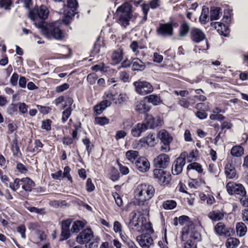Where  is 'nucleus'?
Listing matches in <instances>:
<instances>
[{
  "mask_svg": "<svg viewBox=\"0 0 248 248\" xmlns=\"http://www.w3.org/2000/svg\"><path fill=\"white\" fill-rule=\"evenodd\" d=\"M129 225L132 227L133 229L140 232H145L147 234L154 232L152 224L147 222L146 219L143 217H137V214L132 212L130 215Z\"/></svg>",
  "mask_w": 248,
  "mask_h": 248,
  "instance_id": "obj_1",
  "label": "nucleus"
},
{
  "mask_svg": "<svg viewBox=\"0 0 248 248\" xmlns=\"http://www.w3.org/2000/svg\"><path fill=\"white\" fill-rule=\"evenodd\" d=\"M34 25L37 27L42 29L43 33L47 37H52L56 39L61 40L64 36L63 32L60 29L59 21L51 23L47 25L46 27L43 25L42 22L38 24L35 22Z\"/></svg>",
  "mask_w": 248,
  "mask_h": 248,
  "instance_id": "obj_2",
  "label": "nucleus"
},
{
  "mask_svg": "<svg viewBox=\"0 0 248 248\" xmlns=\"http://www.w3.org/2000/svg\"><path fill=\"white\" fill-rule=\"evenodd\" d=\"M154 187L149 184H142L139 185L135 190V197L139 202V204L150 200L154 195Z\"/></svg>",
  "mask_w": 248,
  "mask_h": 248,
  "instance_id": "obj_3",
  "label": "nucleus"
},
{
  "mask_svg": "<svg viewBox=\"0 0 248 248\" xmlns=\"http://www.w3.org/2000/svg\"><path fill=\"white\" fill-rule=\"evenodd\" d=\"M117 12L119 15L120 23L124 27L127 26L132 16L130 6L127 4H123L118 8Z\"/></svg>",
  "mask_w": 248,
  "mask_h": 248,
  "instance_id": "obj_4",
  "label": "nucleus"
},
{
  "mask_svg": "<svg viewBox=\"0 0 248 248\" xmlns=\"http://www.w3.org/2000/svg\"><path fill=\"white\" fill-rule=\"evenodd\" d=\"M49 11L47 7L44 5H41L39 7L35 8L30 10L29 13V17L31 20L35 21L38 18L42 20H45L48 17Z\"/></svg>",
  "mask_w": 248,
  "mask_h": 248,
  "instance_id": "obj_5",
  "label": "nucleus"
},
{
  "mask_svg": "<svg viewBox=\"0 0 248 248\" xmlns=\"http://www.w3.org/2000/svg\"><path fill=\"white\" fill-rule=\"evenodd\" d=\"M158 139L161 140L163 145L160 147V151L167 153L170 151V143L172 140V137L169 133V132L165 130L162 129L160 130L157 134Z\"/></svg>",
  "mask_w": 248,
  "mask_h": 248,
  "instance_id": "obj_6",
  "label": "nucleus"
},
{
  "mask_svg": "<svg viewBox=\"0 0 248 248\" xmlns=\"http://www.w3.org/2000/svg\"><path fill=\"white\" fill-rule=\"evenodd\" d=\"M187 155L186 152L182 153L173 162L171 167V171L173 175H178L182 172L183 167L186 164V158Z\"/></svg>",
  "mask_w": 248,
  "mask_h": 248,
  "instance_id": "obj_7",
  "label": "nucleus"
},
{
  "mask_svg": "<svg viewBox=\"0 0 248 248\" xmlns=\"http://www.w3.org/2000/svg\"><path fill=\"white\" fill-rule=\"evenodd\" d=\"M133 84L136 92L140 95H145L153 91V86L148 82L139 80L134 82Z\"/></svg>",
  "mask_w": 248,
  "mask_h": 248,
  "instance_id": "obj_8",
  "label": "nucleus"
},
{
  "mask_svg": "<svg viewBox=\"0 0 248 248\" xmlns=\"http://www.w3.org/2000/svg\"><path fill=\"white\" fill-rule=\"evenodd\" d=\"M174 25L175 24H173L171 22L160 24L156 30L158 35L164 37L172 36Z\"/></svg>",
  "mask_w": 248,
  "mask_h": 248,
  "instance_id": "obj_9",
  "label": "nucleus"
},
{
  "mask_svg": "<svg viewBox=\"0 0 248 248\" xmlns=\"http://www.w3.org/2000/svg\"><path fill=\"white\" fill-rule=\"evenodd\" d=\"M228 193L230 195L237 194L240 196H245L246 191L244 186L240 184L234 182H229L226 185Z\"/></svg>",
  "mask_w": 248,
  "mask_h": 248,
  "instance_id": "obj_10",
  "label": "nucleus"
},
{
  "mask_svg": "<svg viewBox=\"0 0 248 248\" xmlns=\"http://www.w3.org/2000/svg\"><path fill=\"white\" fill-rule=\"evenodd\" d=\"M214 230L215 232L220 236L229 237L233 233V229L227 227L222 222L217 223L214 227Z\"/></svg>",
  "mask_w": 248,
  "mask_h": 248,
  "instance_id": "obj_11",
  "label": "nucleus"
},
{
  "mask_svg": "<svg viewBox=\"0 0 248 248\" xmlns=\"http://www.w3.org/2000/svg\"><path fill=\"white\" fill-rule=\"evenodd\" d=\"M93 236V232L90 228L84 229L80 232L76 238L77 242L79 244H87Z\"/></svg>",
  "mask_w": 248,
  "mask_h": 248,
  "instance_id": "obj_12",
  "label": "nucleus"
},
{
  "mask_svg": "<svg viewBox=\"0 0 248 248\" xmlns=\"http://www.w3.org/2000/svg\"><path fill=\"white\" fill-rule=\"evenodd\" d=\"M170 163V156L165 154L159 155L154 160V166L158 168L165 169L169 166Z\"/></svg>",
  "mask_w": 248,
  "mask_h": 248,
  "instance_id": "obj_13",
  "label": "nucleus"
},
{
  "mask_svg": "<svg viewBox=\"0 0 248 248\" xmlns=\"http://www.w3.org/2000/svg\"><path fill=\"white\" fill-rule=\"evenodd\" d=\"M154 175L155 179H157L158 183L161 185H166L169 184L170 180V176L163 170L155 169L154 170Z\"/></svg>",
  "mask_w": 248,
  "mask_h": 248,
  "instance_id": "obj_14",
  "label": "nucleus"
},
{
  "mask_svg": "<svg viewBox=\"0 0 248 248\" xmlns=\"http://www.w3.org/2000/svg\"><path fill=\"white\" fill-rule=\"evenodd\" d=\"M161 123V120L159 117H154L152 115L146 114L143 124L145 125L147 129H153L158 126Z\"/></svg>",
  "mask_w": 248,
  "mask_h": 248,
  "instance_id": "obj_15",
  "label": "nucleus"
},
{
  "mask_svg": "<svg viewBox=\"0 0 248 248\" xmlns=\"http://www.w3.org/2000/svg\"><path fill=\"white\" fill-rule=\"evenodd\" d=\"M136 240L142 248H149L153 245V239L149 234H142L138 236Z\"/></svg>",
  "mask_w": 248,
  "mask_h": 248,
  "instance_id": "obj_16",
  "label": "nucleus"
},
{
  "mask_svg": "<svg viewBox=\"0 0 248 248\" xmlns=\"http://www.w3.org/2000/svg\"><path fill=\"white\" fill-rule=\"evenodd\" d=\"M190 37L191 40L195 43H199L206 39V36L204 33L199 28H192L190 31Z\"/></svg>",
  "mask_w": 248,
  "mask_h": 248,
  "instance_id": "obj_17",
  "label": "nucleus"
},
{
  "mask_svg": "<svg viewBox=\"0 0 248 248\" xmlns=\"http://www.w3.org/2000/svg\"><path fill=\"white\" fill-rule=\"evenodd\" d=\"M136 169L140 172H145L150 169V163L144 157H139L135 162Z\"/></svg>",
  "mask_w": 248,
  "mask_h": 248,
  "instance_id": "obj_18",
  "label": "nucleus"
},
{
  "mask_svg": "<svg viewBox=\"0 0 248 248\" xmlns=\"http://www.w3.org/2000/svg\"><path fill=\"white\" fill-rule=\"evenodd\" d=\"M225 214L223 209H215L209 212L207 216L213 221H219L224 218Z\"/></svg>",
  "mask_w": 248,
  "mask_h": 248,
  "instance_id": "obj_19",
  "label": "nucleus"
},
{
  "mask_svg": "<svg viewBox=\"0 0 248 248\" xmlns=\"http://www.w3.org/2000/svg\"><path fill=\"white\" fill-rule=\"evenodd\" d=\"M135 109L139 113L143 114L149 111L150 108L146 104L145 100H142L138 101L135 103Z\"/></svg>",
  "mask_w": 248,
  "mask_h": 248,
  "instance_id": "obj_20",
  "label": "nucleus"
},
{
  "mask_svg": "<svg viewBox=\"0 0 248 248\" xmlns=\"http://www.w3.org/2000/svg\"><path fill=\"white\" fill-rule=\"evenodd\" d=\"M147 128L143 123H138L132 128L131 133L133 136L139 137L142 133L145 132Z\"/></svg>",
  "mask_w": 248,
  "mask_h": 248,
  "instance_id": "obj_21",
  "label": "nucleus"
},
{
  "mask_svg": "<svg viewBox=\"0 0 248 248\" xmlns=\"http://www.w3.org/2000/svg\"><path fill=\"white\" fill-rule=\"evenodd\" d=\"M224 169L225 173L227 178L233 179L235 177L236 172L232 163H227L225 166Z\"/></svg>",
  "mask_w": 248,
  "mask_h": 248,
  "instance_id": "obj_22",
  "label": "nucleus"
},
{
  "mask_svg": "<svg viewBox=\"0 0 248 248\" xmlns=\"http://www.w3.org/2000/svg\"><path fill=\"white\" fill-rule=\"evenodd\" d=\"M111 104V102L109 100H103L94 107V112L96 113V115L100 114L107 107L110 106Z\"/></svg>",
  "mask_w": 248,
  "mask_h": 248,
  "instance_id": "obj_23",
  "label": "nucleus"
},
{
  "mask_svg": "<svg viewBox=\"0 0 248 248\" xmlns=\"http://www.w3.org/2000/svg\"><path fill=\"white\" fill-rule=\"evenodd\" d=\"M21 183L22 189L27 192H31L32 187L35 186L34 182L29 177L21 179Z\"/></svg>",
  "mask_w": 248,
  "mask_h": 248,
  "instance_id": "obj_24",
  "label": "nucleus"
},
{
  "mask_svg": "<svg viewBox=\"0 0 248 248\" xmlns=\"http://www.w3.org/2000/svg\"><path fill=\"white\" fill-rule=\"evenodd\" d=\"M139 141L144 144L146 143L149 146L153 147L156 143L155 135L153 133H150L146 138L141 139Z\"/></svg>",
  "mask_w": 248,
  "mask_h": 248,
  "instance_id": "obj_25",
  "label": "nucleus"
},
{
  "mask_svg": "<svg viewBox=\"0 0 248 248\" xmlns=\"http://www.w3.org/2000/svg\"><path fill=\"white\" fill-rule=\"evenodd\" d=\"M112 60L113 62L117 64L120 62L123 58V50L121 48H118L115 50L112 54Z\"/></svg>",
  "mask_w": 248,
  "mask_h": 248,
  "instance_id": "obj_26",
  "label": "nucleus"
},
{
  "mask_svg": "<svg viewBox=\"0 0 248 248\" xmlns=\"http://www.w3.org/2000/svg\"><path fill=\"white\" fill-rule=\"evenodd\" d=\"M132 64L133 70L142 71L145 68L144 63L138 58L134 59L132 62Z\"/></svg>",
  "mask_w": 248,
  "mask_h": 248,
  "instance_id": "obj_27",
  "label": "nucleus"
},
{
  "mask_svg": "<svg viewBox=\"0 0 248 248\" xmlns=\"http://www.w3.org/2000/svg\"><path fill=\"white\" fill-rule=\"evenodd\" d=\"M244 154V148L240 145H235L231 150V154L234 157H240Z\"/></svg>",
  "mask_w": 248,
  "mask_h": 248,
  "instance_id": "obj_28",
  "label": "nucleus"
},
{
  "mask_svg": "<svg viewBox=\"0 0 248 248\" xmlns=\"http://www.w3.org/2000/svg\"><path fill=\"white\" fill-rule=\"evenodd\" d=\"M125 156L126 159L132 163H134L139 158V152L134 150H129L126 152Z\"/></svg>",
  "mask_w": 248,
  "mask_h": 248,
  "instance_id": "obj_29",
  "label": "nucleus"
},
{
  "mask_svg": "<svg viewBox=\"0 0 248 248\" xmlns=\"http://www.w3.org/2000/svg\"><path fill=\"white\" fill-rule=\"evenodd\" d=\"M78 4L77 0H68L67 7L69 9L67 11L77 14Z\"/></svg>",
  "mask_w": 248,
  "mask_h": 248,
  "instance_id": "obj_30",
  "label": "nucleus"
},
{
  "mask_svg": "<svg viewBox=\"0 0 248 248\" xmlns=\"http://www.w3.org/2000/svg\"><path fill=\"white\" fill-rule=\"evenodd\" d=\"M236 230L237 235L241 237L246 234L247 229L244 223L238 222L236 225Z\"/></svg>",
  "mask_w": 248,
  "mask_h": 248,
  "instance_id": "obj_31",
  "label": "nucleus"
},
{
  "mask_svg": "<svg viewBox=\"0 0 248 248\" xmlns=\"http://www.w3.org/2000/svg\"><path fill=\"white\" fill-rule=\"evenodd\" d=\"M85 225V223L83 221L80 220L75 221L72 225L71 231L73 233H77L84 228Z\"/></svg>",
  "mask_w": 248,
  "mask_h": 248,
  "instance_id": "obj_32",
  "label": "nucleus"
},
{
  "mask_svg": "<svg viewBox=\"0 0 248 248\" xmlns=\"http://www.w3.org/2000/svg\"><path fill=\"white\" fill-rule=\"evenodd\" d=\"M189 217L186 216H181L178 218L179 223L181 225L186 224V226L187 229L191 228V229L194 228V225L190 222L188 221Z\"/></svg>",
  "mask_w": 248,
  "mask_h": 248,
  "instance_id": "obj_33",
  "label": "nucleus"
},
{
  "mask_svg": "<svg viewBox=\"0 0 248 248\" xmlns=\"http://www.w3.org/2000/svg\"><path fill=\"white\" fill-rule=\"evenodd\" d=\"M209 13L208 8L205 6L202 8V14L199 18V20L201 23L205 24L208 21V14Z\"/></svg>",
  "mask_w": 248,
  "mask_h": 248,
  "instance_id": "obj_34",
  "label": "nucleus"
},
{
  "mask_svg": "<svg viewBox=\"0 0 248 248\" xmlns=\"http://www.w3.org/2000/svg\"><path fill=\"white\" fill-rule=\"evenodd\" d=\"M11 149L13 152V155L14 156H19L20 155V149L18 145L17 140L15 139L11 142Z\"/></svg>",
  "mask_w": 248,
  "mask_h": 248,
  "instance_id": "obj_35",
  "label": "nucleus"
},
{
  "mask_svg": "<svg viewBox=\"0 0 248 248\" xmlns=\"http://www.w3.org/2000/svg\"><path fill=\"white\" fill-rule=\"evenodd\" d=\"M193 229L191 228L187 229L186 227H184L183 230V233H186L189 234L190 236L193 238L194 240L199 241L200 240V234L198 232H193L192 231Z\"/></svg>",
  "mask_w": 248,
  "mask_h": 248,
  "instance_id": "obj_36",
  "label": "nucleus"
},
{
  "mask_svg": "<svg viewBox=\"0 0 248 248\" xmlns=\"http://www.w3.org/2000/svg\"><path fill=\"white\" fill-rule=\"evenodd\" d=\"M189 25L186 22L183 23L179 28V35L181 37L186 36L189 31Z\"/></svg>",
  "mask_w": 248,
  "mask_h": 248,
  "instance_id": "obj_37",
  "label": "nucleus"
},
{
  "mask_svg": "<svg viewBox=\"0 0 248 248\" xmlns=\"http://www.w3.org/2000/svg\"><path fill=\"white\" fill-rule=\"evenodd\" d=\"M239 244V241L238 239L230 237L227 239L226 245L227 248H235Z\"/></svg>",
  "mask_w": 248,
  "mask_h": 248,
  "instance_id": "obj_38",
  "label": "nucleus"
},
{
  "mask_svg": "<svg viewBox=\"0 0 248 248\" xmlns=\"http://www.w3.org/2000/svg\"><path fill=\"white\" fill-rule=\"evenodd\" d=\"M177 203L174 200H167L162 203V207L165 210H172L176 206Z\"/></svg>",
  "mask_w": 248,
  "mask_h": 248,
  "instance_id": "obj_39",
  "label": "nucleus"
},
{
  "mask_svg": "<svg viewBox=\"0 0 248 248\" xmlns=\"http://www.w3.org/2000/svg\"><path fill=\"white\" fill-rule=\"evenodd\" d=\"M220 10V8L218 7L212 8L210 11L211 20H217L219 18V15L221 13Z\"/></svg>",
  "mask_w": 248,
  "mask_h": 248,
  "instance_id": "obj_40",
  "label": "nucleus"
},
{
  "mask_svg": "<svg viewBox=\"0 0 248 248\" xmlns=\"http://www.w3.org/2000/svg\"><path fill=\"white\" fill-rule=\"evenodd\" d=\"M148 102L154 105H158L161 102L160 97L157 95L151 94L146 97Z\"/></svg>",
  "mask_w": 248,
  "mask_h": 248,
  "instance_id": "obj_41",
  "label": "nucleus"
},
{
  "mask_svg": "<svg viewBox=\"0 0 248 248\" xmlns=\"http://www.w3.org/2000/svg\"><path fill=\"white\" fill-rule=\"evenodd\" d=\"M64 15V16L62 19V21L67 25L71 22L73 17L75 16L76 14H74V13H71L68 11H65Z\"/></svg>",
  "mask_w": 248,
  "mask_h": 248,
  "instance_id": "obj_42",
  "label": "nucleus"
},
{
  "mask_svg": "<svg viewBox=\"0 0 248 248\" xmlns=\"http://www.w3.org/2000/svg\"><path fill=\"white\" fill-rule=\"evenodd\" d=\"M109 120L106 117H97L95 118L94 123L103 126L109 123Z\"/></svg>",
  "mask_w": 248,
  "mask_h": 248,
  "instance_id": "obj_43",
  "label": "nucleus"
},
{
  "mask_svg": "<svg viewBox=\"0 0 248 248\" xmlns=\"http://www.w3.org/2000/svg\"><path fill=\"white\" fill-rule=\"evenodd\" d=\"M191 169L196 170L199 173H201L202 171V166L199 163L197 162L192 163L187 166V170H189Z\"/></svg>",
  "mask_w": 248,
  "mask_h": 248,
  "instance_id": "obj_44",
  "label": "nucleus"
},
{
  "mask_svg": "<svg viewBox=\"0 0 248 248\" xmlns=\"http://www.w3.org/2000/svg\"><path fill=\"white\" fill-rule=\"evenodd\" d=\"M72 112V109L71 107L65 108V110L62 112V120L63 123H64L71 115Z\"/></svg>",
  "mask_w": 248,
  "mask_h": 248,
  "instance_id": "obj_45",
  "label": "nucleus"
},
{
  "mask_svg": "<svg viewBox=\"0 0 248 248\" xmlns=\"http://www.w3.org/2000/svg\"><path fill=\"white\" fill-rule=\"evenodd\" d=\"M20 182L21 183V179L16 178L14 183H10L9 185L10 187L14 191H16L20 186Z\"/></svg>",
  "mask_w": 248,
  "mask_h": 248,
  "instance_id": "obj_46",
  "label": "nucleus"
},
{
  "mask_svg": "<svg viewBox=\"0 0 248 248\" xmlns=\"http://www.w3.org/2000/svg\"><path fill=\"white\" fill-rule=\"evenodd\" d=\"M116 99H115V104L120 105L126 101L125 95L124 94H118L117 93V95H116Z\"/></svg>",
  "mask_w": 248,
  "mask_h": 248,
  "instance_id": "obj_47",
  "label": "nucleus"
},
{
  "mask_svg": "<svg viewBox=\"0 0 248 248\" xmlns=\"http://www.w3.org/2000/svg\"><path fill=\"white\" fill-rule=\"evenodd\" d=\"M119 178V173L117 169L112 168L110 172V179L113 181H117Z\"/></svg>",
  "mask_w": 248,
  "mask_h": 248,
  "instance_id": "obj_48",
  "label": "nucleus"
},
{
  "mask_svg": "<svg viewBox=\"0 0 248 248\" xmlns=\"http://www.w3.org/2000/svg\"><path fill=\"white\" fill-rule=\"evenodd\" d=\"M51 121L49 119H46L42 122L41 127L43 129L49 131L51 129Z\"/></svg>",
  "mask_w": 248,
  "mask_h": 248,
  "instance_id": "obj_49",
  "label": "nucleus"
},
{
  "mask_svg": "<svg viewBox=\"0 0 248 248\" xmlns=\"http://www.w3.org/2000/svg\"><path fill=\"white\" fill-rule=\"evenodd\" d=\"M97 78V75L94 73H93L90 74L87 76V79L90 85H93L95 83Z\"/></svg>",
  "mask_w": 248,
  "mask_h": 248,
  "instance_id": "obj_50",
  "label": "nucleus"
},
{
  "mask_svg": "<svg viewBox=\"0 0 248 248\" xmlns=\"http://www.w3.org/2000/svg\"><path fill=\"white\" fill-rule=\"evenodd\" d=\"M130 46L133 52H135L136 55L138 56L139 53L138 49L140 47L138 43L136 41H133L131 42Z\"/></svg>",
  "mask_w": 248,
  "mask_h": 248,
  "instance_id": "obj_51",
  "label": "nucleus"
},
{
  "mask_svg": "<svg viewBox=\"0 0 248 248\" xmlns=\"http://www.w3.org/2000/svg\"><path fill=\"white\" fill-rule=\"evenodd\" d=\"M27 209L31 213H34L38 214H43L44 213V209H39L35 207L27 206Z\"/></svg>",
  "mask_w": 248,
  "mask_h": 248,
  "instance_id": "obj_52",
  "label": "nucleus"
},
{
  "mask_svg": "<svg viewBox=\"0 0 248 248\" xmlns=\"http://www.w3.org/2000/svg\"><path fill=\"white\" fill-rule=\"evenodd\" d=\"M83 144L86 146V150L89 154L92 151L93 145H91V142L89 139H84L82 140Z\"/></svg>",
  "mask_w": 248,
  "mask_h": 248,
  "instance_id": "obj_53",
  "label": "nucleus"
},
{
  "mask_svg": "<svg viewBox=\"0 0 248 248\" xmlns=\"http://www.w3.org/2000/svg\"><path fill=\"white\" fill-rule=\"evenodd\" d=\"M71 169L69 166H66L64 169V172L62 173V177H66L68 180L72 181V178L70 174Z\"/></svg>",
  "mask_w": 248,
  "mask_h": 248,
  "instance_id": "obj_54",
  "label": "nucleus"
},
{
  "mask_svg": "<svg viewBox=\"0 0 248 248\" xmlns=\"http://www.w3.org/2000/svg\"><path fill=\"white\" fill-rule=\"evenodd\" d=\"M69 87V84L65 83L61 85L57 86L55 88V91L57 93H61L68 89Z\"/></svg>",
  "mask_w": 248,
  "mask_h": 248,
  "instance_id": "obj_55",
  "label": "nucleus"
},
{
  "mask_svg": "<svg viewBox=\"0 0 248 248\" xmlns=\"http://www.w3.org/2000/svg\"><path fill=\"white\" fill-rule=\"evenodd\" d=\"M72 222V219H67L62 222V229L64 230H70V226Z\"/></svg>",
  "mask_w": 248,
  "mask_h": 248,
  "instance_id": "obj_56",
  "label": "nucleus"
},
{
  "mask_svg": "<svg viewBox=\"0 0 248 248\" xmlns=\"http://www.w3.org/2000/svg\"><path fill=\"white\" fill-rule=\"evenodd\" d=\"M113 196L116 204L119 207L122 206L123 205V201L120 195L116 192L113 195Z\"/></svg>",
  "mask_w": 248,
  "mask_h": 248,
  "instance_id": "obj_57",
  "label": "nucleus"
},
{
  "mask_svg": "<svg viewBox=\"0 0 248 248\" xmlns=\"http://www.w3.org/2000/svg\"><path fill=\"white\" fill-rule=\"evenodd\" d=\"M12 3L11 0H0V7H4L6 10L9 9V6Z\"/></svg>",
  "mask_w": 248,
  "mask_h": 248,
  "instance_id": "obj_58",
  "label": "nucleus"
},
{
  "mask_svg": "<svg viewBox=\"0 0 248 248\" xmlns=\"http://www.w3.org/2000/svg\"><path fill=\"white\" fill-rule=\"evenodd\" d=\"M178 104L184 108H188L190 105V103L185 98H181L179 100Z\"/></svg>",
  "mask_w": 248,
  "mask_h": 248,
  "instance_id": "obj_59",
  "label": "nucleus"
},
{
  "mask_svg": "<svg viewBox=\"0 0 248 248\" xmlns=\"http://www.w3.org/2000/svg\"><path fill=\"white\" fill-rule=\"evenodd\" d=\"M211 26L216 29L218 31L221 30V31L222 32V26L224 27V25L219 22H212L211 23Z\"/></svg>",
  "mask_w": 248,
  "mask_h": 248,
  "instance_id": "obj_60",
  "label": "nucleus"
},
{
  "mask_svg": "<svg viewBox=\"0 0 248 248\" xmlns=\"http://www.w3.org/2000/svg\"><path fill=\"white\" fill-rule=\"evenodd\" d=\"M19 111L24 114L27 112L28 106L25 103L20 102L18 104Z\"/></svg>",
  "mask_w": 248,
  "mask_h": 248,
  "instance_id": "obj_61",
  "label": "nucleus"
},
{
  "mask_svg": "<svg viewBox=\"0 0 248 248\" xmlns=\"http://www.w3.org/2000/svg\"><path fill=\"white\" fill-rule=\"evenodd\" d=\"M209 118L211 120H212L221 121L225 118V117L222 114L214 113L211 114Z\"/></svg>",
  "mask_w": 248,
  "mask_h": 248,
  "instance_id": "obj_62",
  "label": "nucleus"
},
{
  "mask_svg": "<svg viewBox=\"0 0 248 248\" xmlns=\"http://www.w3.org/2000/svg\"><path fill=\"white\" fill-rule=\"evenodd\" d=\"M18 78H19L18 75L16 73H14L12 75V77H11L10 80L11 84L13 86L16 85L17 84V81H18Z\"/></svg>",
  "mask_w": 248,
  "mask_h": 248,
  "instance_id": "obj_63",
  "label": "nucleus"
},
{
  "mask_svg": "<svg viewBox=\"0 0 248 248\" xmlns=\"http://www.w3.org/2000/svg\"><path fill=\"white\" fill-rule=\"evenodd\" d=\"M94 189V186L92 183V180L88 178L86 182V189L88 192H91Z\"/></svg>",
  "mask_w": 248,
  "mask_h": 248,
  "instance_id": "obj_64",
  "label": "nucleus"
}]
</instances>
